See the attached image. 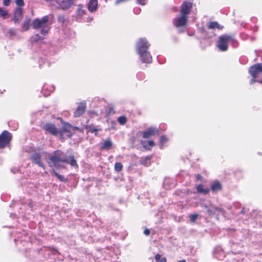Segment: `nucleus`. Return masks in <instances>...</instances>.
<instances>
[{"label": "nucleus", "mask_w": 262, "mask_h": 262, "mask_svg": "<svg viewBox=\"0 0 262 262\" xmlns=\"http://www.w3.org/2000/svg\"><path fill=\"white\" fill-rule=\"evenodd\" d=\"M150 44L145 38H140L137 43L136 50L143 63H150L152 62V57L147 49Z\"/></svg>", "instance_id": "obj_1"}, {"label": "nucleus", "mask_w": 262, "mask_h": 262, "mask_svg": "<svg viewBox=\"0 0 262 262\" xmlns=\"http://www.w3.org/2000/svg\"><path fill=\"white\" fill-rule=\"evenodd\" d=\"M50 16L46 15L41 18H35L32 23V27L34 29H41L40 33L43 35H46L48 33L50 29L49 21Z\"/></svg>", "instance_id": "obj_2"}, {"label": "nucleus", "mask_w": 262, "mask_h": 262, "mask_svg": "<svg viewBox=\"0 0 262 262\" xmlns=\"http://www.w3.org/2000/svg\"><path fill=\"white\" fill-rule=\"evenodd\" d=\"M252 82H262V63H256L249 69Z\"/></svg>", "instance_id": "obj_3"}, {"label": "nucleus", "mask_w": 262, "mask_h": 262, "mask_svg": "<svg viewBox=\"0 0 262 262\" xmlns=\"http://www.w3.org/2000/svg\"><path fill=\"white\" fill-rule=\"evenodd\" d=\"M49 160L51 161L54 167H59L62 166L61 163L66 162V155L62 151L57 150L50 156Z\"/></svg>", "instance_id": "obj_4"}, {"label": "nucleus", "mask_w": 262, "mask_h": 262, "mask_svg": "<svg viewBox=\"0 0 262 262\" xmlns=\"http://www.w3.org/2000/svg\"><path fill=\"white\" fill-rule=\"evenodd\" d=\"M70 127L71 125L70 124H65L64 125L62 129L60 132H58L57 128L56 127L54 124L49 123L44 125L43 126V129L45 130L46 133H49L54 136H57L58 134H59L60 136H62L64 133L68 132L67 129Z\"/></svg>", "instance_id": "obj_5"}, {"label": "nucleus", "mask_w": 262, "mask_h": 262, "mask_svg": "<svg viewBox=\"0 0 262 262\" xmlns=\"http://www.w3.org/2000/svg\"><path fill=\"white\" fill-rule=\"evenodd\" d=\"M229 41V35H221L217 41L216 46L221 51H226L228 50V42Z\"/></svg>", "instance_id": "obj_6"}, {"label": "nucleus", "mask_w": 262, "mask_h": 262, "mask_svg": "<svg viewBox=\"0 0 262 262\" xmlns=\"http://www.w3.org/2000/svg\"><path fill=\"white\" fill-rule=\"evenodd\" d=\"M12 139L11 134L7 130H4L0 135V148L5 147L9 143Z\"/></svg>", "instance_id": "obj_7"}, {"label": "nucleus", "mask_w": 262, "mask_h": 262, "mask_svg": "<svg viewBox=\"0 0 262 262\" xmlns=\"http://www.w3.org/2000/svg\"><path fill=\"white\" fill-rule=\"evenodd\" d=\"M207 212L209 215H224V210L221 207H216L212 204L209 206V208L207 209Z\"/></svg>", "instance_id": "obj_8"}, {"label": "nucleus", "mask_w": 262, "mask_h": 262, "mask_svg": "<svg viewBox=\"0 0 262 262\" xmlns=\"http://www.w3.org/2000/svg\"><path fill=\"white\" fill-rule=\"evenodd\" d=\"M192 7V3L190 2H184L180 10L181 15L187 16L190 12Z\"/></svg>", "instance_id": "obj_9"}, {"label": "nucleus", "mask_w": 262, "mask_h": 262, "mask_svg": "<svg viewBox=\"0 0 262 262\" xmlns=\"http://www.w3.org/2000/svg\"><path fill=\"white\" fill-rule=\"evenodd\" d=\"M187 22V16L181 15L180 16L175 18L173 20V25L177 27L184 26Z\"/></svg>", "instance_id": "obj_10"}, {"label": "nucleus", "mask_w": 262, "mask_h": 262, "mask_svg": "<svg viewBox=\"0 0 262 262\" xmlns=\"http://www.w3.org/2000/svg\"><path fill=\"white\" fill-rule=\"evenodd\" d=\"M86 108V102L84 101L81 102L77 106L76 111L74 112V116L76 118L81 116L85 112Z\"/></svg>", "instance_id": "obj_11"}, {"label": "nucleus", "mask_w": 262, "mask_h": 262, "mask_svg": "<svg viewBox=\"0 0 262 262\" xmlns=\"http://www.w3.org/2000/svg\"><path fill=\"white\" fill-rule=\"evenodd\" d=\"M41 156L39 152H35L33 154L31 157V160L32 162L37 164L39 167L45 169V165L43 162L41 161Z\"/></svg>", "instance_id": "obj_12"}, {"label": "nucleus", "mask_w": 262, "mask_h": 262, "mask_svg": "<svg viewBox=\"0 0 262 262\" xmlns=\"http://www.w3.org/2000/svg\"><path fill=\"white\" fill-rule=\"evenodd\" d=\"M214 256L219 260H223L226 255L225 252L221 246H217L213 251Z\"/></svg>", "instance_id": "obj_13"}, {"label": "nucleus", "mask_w": 262, "mask_h": 262, "mask_svg": "<svg viewBox=\"0 0 262 262\" xmlns=\"http://www.w3.org/2000/svg\"><path fill=\"white\" fill-rule=\"evenodd\" d=\"M55 90L54 86L51 83H45L42 88V92L45 96H48Z\"/></svg>", "instance_id": "obj_14"}, {"label": "nucleus", "mask_w": 262, "mask_h": 262, "mask_svg": "<svg viewBox=\"0 0 262 262\" xmlns=\"http://www.w3.org/2000/svg\"><path fill=\"white\" fill-rule=\"evenodd\" d=\"M156 134H159V129L155 127H150L143 132V137L148 138Z\"/></svg>", "instance_id": "obj_15"}, {"label": "nucleus", "mask_w": 262, "mask_h": 262, "mask_svg": "<svg viewBox=\"0 0 262 262\" xmlns=\"http://www.w3.org/2000/svg\"><path fill=\"white\" fill-rule=\"evenodd\" d=\"M23 16V10L20 7H17L15 9L14 13V17L13 20L14 23L16 24H19L21 19Z\"/></svg>", "instance_id": "obj_16"}, {"label": "nucleus", "mask_w": 262, "mask_h": 262, "mask_svg": "<svg viewBox=\"0 0 262 262\" xmlns=\"http://www.w3.org/2000/svg\"><path fill=\"white\" fill-rule=\"evenodd\" d=\"M207 28L210 30L217 29L222 30L224 28V26L220 24L216 21H209L207 23Z\"/></svg>", "instance_id": "obj_17"}, {"label": "nucleus", "mask_w": 262, "mask_h": 262, "mask_svg": "<svg viewBox=\"0 0 262 262\" xmlns=\"http://www.w3.org/2000/svg\"><path fill=\"white\" fill-rule=\"evenodd\" d=\"M97 0H90L88 6V9L89 10V11L91 12L95 11L97 9Z\"/></svg>", "instance_id": "obj_18"}, {"label": "nucleus", "mask_w": 262, "mask_h": 262, "mask_svg": "<svg viewBox=\"0 0 262 262\" xmlns=\"http://www.w3.org/2000/svg\"><path fill=\"white\" fill-rule=\"evenodd\" d=\"M210 189L213 192L221 190L222 185L218 181H214L210 185Z\"/></svg>", "instance_id": "obj_19"}, {"label": "nucleus", "mask_w": 262, "mask_h": 262, "mask_svg": "<svg viewBox=\"0 0 262 262\" xmlns=\"http://www.w3.org/2000/svg\"><path fill=\"white\" fill-rule=\"evenodd\" d=\"M141 144L142 145V146L146 149H148V150H150L155 145V142L152 140H149V141L143 140V141H141Z\"/></svg>", "instance_id": "obj_20"}, {"label": "nucleus", "mask_w": 262, "mask_h": 262, "mask_svg": "<svg viewBox=\"0 0 262 262\" xmlns=\"http://www.w3.org/2000/svg\"><path fill=\"white\" fill-rule=\"evenodd\" d=\"M196 190L198 193H202L204 194H208L210 189L208 188H204L202 184H199L196 186Z\"/></svg>", "instance_id": "obj_21"}, {"label": "nucleus", "mask_w": 262, "mask_h": 262, "mask_svg": "<svg viewBox=\"0 0 262 262\" xmlns=\"http://www.w3.org/2000/svg\"><path fill=\"white\" fill-rule=\"evenodd\" d=\"M73 0H61V9L62 10H67L69 9L71 6L73 4Z\"/></svg>", "instance_id": "obj_22"}, {"label": "nucleus", "mask_w": 262, "mask_h": 262, "mask_svg": "<svg viewBox=\"0 0 262 262\" xmlns=\"http://www.w3.org/2000/svg\"><path fill=\"white\" fill-rule=\"evenodd\" d=\"M113 145V143L110 139H107L106 140H105L104 142L103 143V145L101 146V149L108 150L110 149Z\"/></svg>", "instance_id": "obj_23"}, {"label": "nucleus", "mask_w": 262, "mask_h": 262, "mask_svg": "<svg viewBox=\"0 0 262 262\" xmlns=\"http://www.w3.org/2000/svg\"><path fill=\"white\" fill-rule=\"evenodd\" d=\"M64 163H67L70 164L73 167H78L76 161L75 159L74 156H70L69 158L66 156V162H64Z\"/></svg>", "instance_id": "obj_24"}, {"label": "nucleus", "mask_w": 262, "mask_h": 262, "mask_svg": "<svg viewBox=\"0 0 262 262\" xmlns=\"http://www.w3.org/2000/svg\"><path fill=\"white\" fill-rule=\"evenodd\" d=\"M76 12L77 15L80 16H82L86 14V10L84 9V7L82 5H78Z\"/></svg>", "instance_id": "obj_25"}, {"label": "nucleus", "mask_w": 262, "mask_h": 262, "mask_svg": "<svg viewBox=\"0 0 262 262\" xmlns=\"http://www.w3.org/2000/svg\"><path fill=\"white\" fill-rule=\"evenodd\" d=\"M87 129L89 132H90L91 133H95V136L97 135V132L101 130L100 128H97L96 126L95 125L91 124L89 125L87 127Z\"/></svg>", "instance_id": "obj_26"}, {"label": "nucleus", "mask_w": 262, "mask_h": 262, "mask_svg": "<svg viewBox=\"0 0 262 262\" xmlns=\"http://www.w3.org/2000/svg\"><path fill=\"white\" fill-rule=\"evenodd\" d=\"M51 3V4L57 8H60L61 9V0H47Z\"/></svg>", "instance_id": "obj_27"}, {"label": "nucleus", "mask_w": 262, "mask_h": 262, "mask_svg": "<svg viewBox=\"0 0 262 262\" xmlns=\"http://www.w3.org/2000/svg\"><path fill=\"white\" fill-rule=\"evenodd\" d=\"M43 38L38 34H36L31 37L30 41L31 43L37 42L38 41L42 39Z\"/></svg>", "instance_id": "obj_28"}, {"label": "nucleus", "mask_w": 262, "mask_h": 262, "mask_svg": "<svg viewBox=\"0 0 262 262\" xmlns=\"http://www.w3.org/2000/svg\"><path fill=\"white\" fill-rule=\"evenodd\" d=\"M151 156H146L145 158L141 160V164L144 166H148L150 164Z\"/></svg>", "instance_id": "obj_29"}, {"label": "nucleus", "mask_w": 262, "mask_h": 262, "mask_svg": "<svg viewBox=\"0 0 262 262\" xmlns=\"http://www.w3.org/2000/svg\"><path fill=\"white\" fill-rule=\"evenodd\" d=\"M30 19H27L25 20L23 25V29L24 31H27L30 28Z\"/></svg>", "instance_id": "obj_30"}, {"label": "nucleus", "mask_w": 262, "mask_h": 262, "mask_svg": "<svg viewBox=\"0 0 262 262\" xmlns=\"http://www.w3.org/2000/svg\"><path fill=\"white\" fill-rule=\"evenodd\" d=\"M51 172L54 174L60 181L65 182L66 179L63 176L58 174L55 170H52Z\"/></svg>", "instance_id": "obj_31"}, {"label": "nucleus", "mask_w": 262, "mask_h": 262, "mask_svg": "<svg viewBox=\"0 0 262 262\" xmlns=\"http://www.w3.org/2000/svg\"><path fill=\"white\" fill-rule=\"evenodd\" d=\"M168 139L165 136H162L160 139V148L162 149L163 145L167 141Z\"/></svg>", "instance_id": "obj_32"}, {"label": "nucleus", "mask_w": 262, "mask_h": 262, "mask_svg": "<svg viewBox=\"0 0 262 262\" xmlns=\"http://www.w3.org/2000/svg\"><path fill=\"white\" fill-rule=\"evenodd\" d=\"M173 181L172 180H171L169 178L165 179L163 182V186L166 189L171 188V187L174 186V184H172L170 185L169 186H168L167 185L169 184V183L171 182V181Z\"/></svg>", "instance_id": "obj_33"}, {"label": "nucleus", "mask_w": 262, "mask_h": 262, "mask_svg": "<svg viewBox=\"0 0 262 262\" xmlns=\"http://www.w3.org/2000/svg\"><path fill=\"white\" fill-rule=\"evenodd\" d=\"M155 260L156 262H166V258L165 257L161 258V255L157 254L155 256Z\"/></svg>", "instance_id": "obj_34"}, {"label": "nucleus", "mask_w": 262, "mask_h": 262, "mask_svg": "<svg viewBox=\"0 0 262 262\" xmlns=\"http://www.w3.org/2000/svg\"><path fill=\"white\" fill-rule=\"evenodd\" d=\"M8 125L10 127H12L13 130L17 129L18 126V124L17 122L12 121L9 122Z\"/></svg>", "instance_id": "obj_35"}, {"label": "nucleus", "mask_w": 262, "mask_h": 262, "mask_svg": "<svg viewBox=\"0 0 262 262\" xmlns=\"http://www.w3.org/2000/svg\"><path fill=\"white\" fill-rule=\"evenodd\" d=\"M114 168H115V170L117 172H120L122 169L123 165H122V163H121L120 162H116L115 164Z\"/></svg>", "instance_id": "obj_36"}, {"label": "nucleus", "mask_w": 262, "mask_h": 262, "mask_svg": "<svg viewBox=\"0 0 262 262\" xmlns=\"http://www.w3.org/2000/svg\"><path fill=\"white\" fill-rule=\"evenodd\" d=\"M16 34V30L14 29H9L7 33V35H8L9 37H12L13 36H15Z\"/></svg>", "instance_id": "obj_37"}, {"label": "nucleus", "mask_w": 262, "mask_h": 262, "mask_svg": "<svg viewBox=\"0 0 262 262\" xmlns=\"http://www.w3.org/2000/svg\"><path fill=\"white\" fill-rule=\"evenodd\" d=\"M118 121L121 125H124L127 121L126 117L124 116H121L118 118Z\"/></svg>", "instance_id": "obj_38"}, {"label": "nucleus", "mask_w": 262, "mask_h": 262, "mask_svg": "<svg viewBox=\"0 0 262 262\" xmlns=\"http://www.w3.org/2000/svg\"><path fill=\"white\" fill-rule=\"evenodd\" d=\"M0 14L2 16H3L4 18H5L6 16L8 15V13L6 10H4L0 7Z\"/></svg>", "instance_id": "obj_39"}, {"label": "nucleus", "mask_w": 262, "mask_h": 262, "mask_svg": "<svg viewBox=\"0 0 262 262\" xmlns=\"http://www.w3.org/2000/svg\"><path fill=\"white\" fill-rule=\"evenodd\" d=\"M198 214H192L190 215V220L191 222L194 223L198 217Z\"/></svg>", "instance_id": "obj_40"}, {"label": "nucleus", "mask_w": 262, "mask_h": 262, "mask_svg": "<svg viewBox=\"0 0 262 262\" xmlns=\"http://www.w3.org/2000/svg\"><path fill=\"white\" fill-rule=\"evenodd\" d=\"M15 4L18 6V7H21L24 6L25 3L24 0H15Z\"/></svg>", "instance_id": "obj_41"}, {"label": "nucleus", "mask_w": 262, "mask_h": 262, "mask_svg": "<svg viewBox=\"0 0 262 262\" xmlns=\"http://www.w3.org/2000/svg\"><path fill=\"white\" fill-rule=\"evenodd\" d=\"M11 0H3V4L5 6H8L10 5Z\"/></svg>", "instance_id": "obj_42"}, {"label": "nucleus", "mask_w": 262, "mask_h": 262, "mask_svg": "<svg viewBox=\"0 0 262 262\" xmlns=\"http://www.w3.org/2000/svg\"><path fill=\"white\" fill-rule=\"evenodd\" d=\"M147 0H137V2L138 4L141 5H144L146 4Z\"/></svg>", "instance_id": "obj_43"}, {"label": "nucleus", "mask_w": 262, "mask_h": 262, "mask_svg": "<svg viewBox=\"0 0 262 262\" xmlns=\"http://www.w3.org/2000/svg\"><path fill=\"white\" fill-rule=\"evenodd\" d=\"M58 20L60 22H63L64 20V17L62 15L59 16L58 17Z\"/></svg>", "instance_id": "obj_44"}, {"label": "nucleus", "mask_w": 262, "mask_h": 262, "mask_svg": "<svg viewBox=\"0 0 262 262\" xmlns=\"http://www.w3.org/2000/svg\"><path fill=\"white\" fill-rule=\"evenodd\" d=\"M144 233L145 235H148L150 233V231L149 230L146 229H145L144 231Z\"/></svg>", "instance_id": "obj_45"}, {"label": "nucleus", "mask_w": 262, "mask_h": 262, "mask_svg": "<svg viewBox=\"0 0 262 262\" xmlns=\"http://www.w3.org/2000/svg\"><path fill=\"white\" fill-rule=\"evenodd\" d=\"M201 206L202 207H204V208H205L206 209H208V208H209V206H208L207 205H205V204H202L201 205Z\"/></svg>", "instance_id": "obj_46"}, {"label": "nucleus", "mask_w": 262, "mask_h": 262, "mask_svg": "<svg viewBox=\"0 0 262 262\" xmlns=\"http://www.w3.org/2000/svg\"><path fill=\"white\" fill-rule=\"evenodd\" d=\"M196 178L197 180H201L202 178V176L200 174H198L196 175Z\"/></svg>", "instance_id": "obj_47"}, {"label": "nucleus", "mask_w": 262, "mask_h": 262, "mask_svg": "<svg viewBox=\"0 0 262 262\" xmlns=\"http://www.w3.org/2000/svg\"><path fill=\"white\" fill-rule=\"evenodd\" d=\"M28 205L29 206V207L31 208H32L33 207V204L32 202H30L28 204Z\"/></svg>", "instance_id": "obj_48"}, {"label": "nucleus", "mask_w": 262, "mask_h": 262, "mask_svg": "<svg viewBox=\"0 0 262 262\" xmlns=\"http://www.w3.org/2000/svg\"><path fill=\"white\" fill-rule=\"evenodd\" d=\"M139 11V8H137V9H134V12L135 13H137L138 11Z\"/></svg>", "instance_id": "obj_49"}, {"label": "nucleus", "mask_w": 262, "mask_h": 262, "mask_svg": "<svg viewBox=\"0 0 262 262\" xmlns=\"http://www.w3.org/2000/svg\"><path fill=\"white\" fill-rule=\"evenodd\" d=\"M178 262H186V261L185 259L179 260Z\"/></svg>", "instance_id": "obj_50"}, {"label": "nucleus", "mask_w": 262, "mask_h": 262, "mask_svg": "<svg viewBox=\"0 0 262 262\" xmlns=\"http://www.w3.org/2000/svg\"><path fill=\"white\" fill-rule=\"evenodd\" d=\"M143 75V74L142 73H138V76H140V75Z\"/></svg>", "instance_id": "obj_51"}, {"label": "nucleus", "mask_w": 262, "mask_h": 262, "mask_svg": "<svg viewBox=\"0 0 262 262\" xmlns=\"http://www.w3.org/2000/svg\"><path fill=\"white\" fill-rule=\"evenodd\" d=\"M5 91V90H3V91H1V90H0V93H1V94H3V92H4Z\"/></svg>", "instance_id": "obj_52"}, {"label": "nucleus", "mask_w": 262, "mask_h": 262, "mask_svg": "<svg viewBox=\"0 0 262 262\" xmlns=\"http://www.w3.org/2000/svg\"><path fill=\"white\" fill-rule=\"evenodd\" d=\"M192 262H198V260L196 259H194L192 260Z\"/></svg>", "instance_id": "obj_53"}, {"label": "nucleus", "mask_w": 262, "mask_h": 262, "mask_svg": "<svg viewBox=\"0 0 262 262\" xmlns=\"http://www.w3.org/2000/svg\"><path fill=\"white\" fill-rule=\"evenodd\" d=\"M71 136H72V135H71V134H68V137H70H70H71Z\"/></svg>", "instance_id": "obj_54"}, {"label": "nucleus", "mask_w": 262, "mask_h": 262, "mask_svg": "<svg viewBox=\"0 0 262 262\" xmlns=\"http://www.w3.org/2000/svg\"><path fill=\"white\" fill-rule=\"evenodd\" d=\"M230 42L232 41V38H231V37H230Z\"/></svg>", "instance_id": "obj_55"}, {"label": "nucleus", "mask_w": 262, "mask_h": 262, "mask_svg": "<svg viewBox=\"0 0 262 262\" xmlns=\"http://www.w3.org/2000/svg\"><path fill=\"white\" fill-rule=\"evenodd\" d=\"M18 239H14V241H15V242L16 243V241H18Z\"/></svg>", "instance_id": "obj_56"}, {"label": "nucleus", "mask_w": 262, "mask_h": 262, "mask_svg": "<svg viewBox=\"0 0 262 262\" xmlns=\"http://www.w3.org/2000/svg\"><path fill=\"white\" fill-rule=\"evenodd\" d=\"M258 154H259V155H262V153H261V152H259V153H258Z\"/></svg>", "instance_id": "obj_57"}, {"label": "nucleus", "mask_w": 262, "mask_h": 262, "mask_svg": "<svg viewBox=\"0 0 262 262\" xmlns=\"http://www.w3.org/2000/svg\"><path fill=\"white\" fill-rule=\"evenodd\" d=\"M225 262H228V261H225Z\"/></svg>", "instance_id": "obj_58"}]
</instances>
